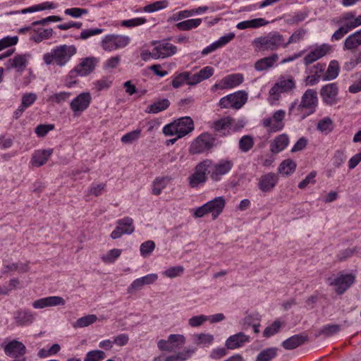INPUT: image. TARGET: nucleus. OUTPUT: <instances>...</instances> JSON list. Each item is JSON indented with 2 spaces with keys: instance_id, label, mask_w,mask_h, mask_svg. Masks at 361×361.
I'll return each instance as SVG.
<instances>
[{
  "instance_id": "5fc2aeb1",
  "label": "nucleus",
  "mask_w": 361,
  "mask_h": 361,
  "mask_svg": "<svg viewBox=\"0 0 361 361\" xmlns=\"http://www.w3.org/2000/svg\"><path fill=\"white\" fill-rule=\"evenodd\" d=\"M305 34V30L301 28L298 29L291 35L287 42H284V47H288V45L290 44L299 42L300 40L303 39Z\"/></svg>"
},
{
  "instance_id": "4d7b16f0",
  "label": "nucleus",
  "mask_w": 361,
  "mask_h": 361,
  "mask_svg": "<svg viewBox=\"0 0 361 361\" xmlns=\"http://www.w3.org/2000/svg\"><path fill=\"white\" fill-rule=\"evenodd\" d=\"M147 23V19L144 17L135 18L128 20H124L121 21V26L126 27H133L139 25H142Z\"/></svg>"
},
{
  "instance_id": "a878e982",
  "label": "nucleus",
  "mask_w": 361,
  "mask_h": 361,
  "mask_svg": "<svg viewBox=\"0 0 361 361\" xmlns=\"http://www.w3.org/2000/svg\"><path fill=\"white\" fill-rule=\"evenodd\" d=\"M53 153L52 149H39L33 153L30 164L35 167L43 166Z\"/></svg>"
},
{
  "instance_id": "b1692460",
  "label": "nucleus",
  "mask_w": 361,
  "mask_h": 361,
  "mask_svg": "<svg viewBox=\"0 0 361 361\" xmlns=\"http://www.w3.org/2000/svg\"><path fill=\"white\" fill-rule=\"evenodd\" d=\"M248 342H250V336L240 332L229 336L226 341L225 345L228 349L233 350L243 346Z\"/></svg>"
},
{
  "instance_id": "e2e57ef3",
  "label": "nucleus",
  "mask_w": 361,
  "mask_h": 361,
  "mask_svg": "<svg viewBox=\"0 0 361 361\" xmlns=\"http://www.w3.org/2000/svg\"><path fill=\"white\" fill-rule=\"evenodd\" d=\"M103 31V29L99 27L85 29L80 32L79 38L85 40L92 36L102 34Z\"/></svg>"
},
{
  "instance_id": "473e14b6",
  "label": "nucleus",
  "mask_w": 361,
  "mask_h": 361,
  "mask_svg": "<svg viewBox=\"0 0 361 361\" xmlns=\"http://www.w3.org/2000/svg\"><path fill=\"white\" fill-rule=\"evenodd\" d=\"M340 72V66L336 60H332L329 62L327 68L323 74L322 81H329L336 79Z\"/></svg>"
},
{
  "instance_id": "052dcab7",
  "label": "nucleus",
  "mask_w": 361,
  "mask_h": 361,
  "mask_svg": "<svg viewBox=\"0 0 361 361\" xmlns=\"http://www.w3.org/2000/svg\"><path fill=\"white\" fill-rule=\"evenodd\" d=\"M190 16H192V12H191V9L183 10V11H180L169 16L167 19V22L168 23L176 22V21H178L183 18H187Z\"/></svg>"
},
{
  "instance_id": "69168bd1",
  "label": "nucleus",
  "mask_w": 361,
  "mask_h": 361,
  "mask_svg": "<svg viewBox=\"0 0 361 361\" xmlns=\"http://www.w3.org/2000/svg\"><path fill=\"white\" fill-rule=\"evenodd\" d=\"M208 320V317L204 314L193 316L188 319V325L190 327H199L203 324L204 322Z\"/></svg>"
},
{
  "instance_id": "4be33fe9",
  "label": "nucleus",
  "mask_w": 361,
  "mask_h": 361,
  "mask_svg": "<svg viewBox=\"0 0 361 361\" xmlns=\"http://www.w3.org/2000/svg\"><path fill=\"white\" fill-rule=\"evenodd\" d=\"M279 178L274 173H268L262 176L258 182V188L264 192L271 191L278 183Z\"/></svg>"
},
{
  "instance_id": "864d4df0",
  "label": "nucleus",
  "mask_w": 361,
  "mask_h": 361,
  "mask_svg": "<svg viewBox=\"0 0 361 361\" xmlns=\"http://www.w3.org/2000/svg\"><path fill=\"white\" fill-rule=\"evenodd\" d=\"M189 72H183L176 75L171 82V85L174 88H178L185 83L188 84Z\"/></svg>"
},
{
  "instance_id": "49530a36",
  "label": "nucleus",
  "mask_w": 361,
  "mask_h": 361,
  "mask_svg": "<svg viewBox=\"0 0 361 361\" xmlns=\"http://www.w3.org/2000/svg\"><path fill=\"white\" fill-rule=\"evenodd\" d=\"M277 348H269L261 351L257 356L255 361H270L276 357Z\"/></svg>"
},
{
  "instance_id": "2eb2a0df",
  "label": "nucleus",
  "mask_w": 361,
  "mask_h": 361,
  "mask_svg": "<svg viewBox=\"0 0 361 361\" xmlns=\"http://www.w3.org/2000/svg\"><path fill=\"white\" fill-rule=\"evenodd\" d=\"M117 226L111 233L112 239H118L124 234H132L135 231L133 220L132 218L126 216L116 221Z\"/></svg>"
},
{
  "instance_id": "774afa93",
  "label": "nucleus",
  "mask_w": 361,
  "mask_h": 361,
  "mask_svg": "<svg viewBox=\"0 0 361 361\" xmlns=\"http://www.w3.org/2000/svg\"><path fill=\"white\" fill-rule=\"evenodd\" d=\"M18 38L17 36L14 37H5L0 39V51L6 49L10 46L16 45L18 43Z\"/></svg>"
},
{
  "instance_id": "8fccbe9b",
  "label": "nucleus",
  "mask_w": 361,
  "mask_h": 361,
  "mask_svg": "<svg viewBox=\"0 0 361 361\" xmlns=\"http://www.w3.org/2000/svg\"><path fill=\"white\" fill-rule=\"evenodd\" d=\"M281 325L282 324L279 320H275L271 325L265 328L263 331V336L266 338H269L275 335L279 331Z\"/></svg>"
},
{
  "instance_id": "de8ad7c7",
  "label": "nucleus",
  "mask_w": 361,
  "mask_h": 361,
  "mask_svg": "<svg viewBox=\"0 0 361 361\" xmlns=\"http://www.w3.org/2000/svg\"><path fill=\"white\" fill-rule=\"evenodd\" d=\"M341 331V325L339 324H326L323 326L319 331V335H324L326 337L331 336L336 334Z\"/></svg>"
},
{
  "instance_id": "c85d7f7f",
  "label": "nucleus",
  "mask_w": 361,
  "mask_h": 361,
  "mask_svg": "<svg viewBox=\"0 0 361 361\" xmlns=\"http://www.w3.org/2000/svg\"><path fill=\"white\" fill-rule=\"evenodd\" d=\"M232 121L233 119L229 116L223 117L215 121L213 123L212 128L221 135H226L230 132Z\"/></svg>"
},
{
  "instance_id": "393cba45",
  "label": "nucleus",
  "mask_w": 361,
  "mask_h": 361,
  "mask_svg": "<svg viewBox=\"0 0 361 361\" xmlns=\"http://www.w3.org/2000/svg\"><path fill=\"white\" fill-rule=\"evenodd\" d=\"M312 68L314 71L311 70L310 72L313 73L310 75H307L305 80L307 85L310 86H313L317 84L320 80H322L323 74L326 70V64L317 63L316 65L313 66Z\"/></svg>"
},
{
  "instance_id": "423d86ee",
  "label": "nucleus",
  "mask_w": 361,
  "mask_h": 361,
  "mask_svg": "<svg viewBox=\"0 0 361 361\" xmlns=\"http://www.w3.org/2000/svg\"><path fill=\"white\" fill-rule=\"evenodd\" d=\"M130 42V38L127 35L109 34L102 38L101 47L103 50L111 52L126 47Z\"/></svg>"
},
{
  "instance_id": "6e6d98bb",
  "label": "nucleus",
  "mask_w": 361,
  "mask_h": 361,
  "mask_svg": "<svg viewBox=\"0 0 361 361\" xmlns=\"http://www.w3.org/2000/svg\"><path fill=\"white\" fill-rule=\"evenodd\" d=\"M93 85L97 91H102L111 86L112 80L110 77H102L100 80L94 81Z\"/></svg>"
},
{
  "instance_id": "ea45409f",
  "label": "nucleus",
  "mask_w": 361,
  "mask_h": 361,
  "mask_svg": "<svg viewBox=\"0 0 361 361\" xmlns=\"http://www.w3.org/2000/svg\"><path fill=\"white\" fill-rule=\"evenodd\" d=\"M170 105V102L168 99H162L154 102L149 107L148 112L152 114H157L166 109Z\"/></svg>"
},
{
  "instance_id": "aec40b11",
  "label": "nucleus",
  "mask_w": 361,
  "mask_h": 361,
  "mask_svg": "<svg viewBox=\"0 0 361 361\" xmlns=\"http://www.w3.org/2000/svg\"><path fill=\"white\" fill-rule=\"evenodd\" d=\"M331 47L327 44H323L317 47L314 50L308 53L304 58V64L308 66L322 57L324 56L331 51Z\"/></svg>"
},
{
  "instance_id": "338daca9",
  "label": "nucleus",
  "mask_w": 361,
  "mask_h": 361,
  "mask_svg": "<svg viewBox=\"0 0 361 361\" xmlns=\"http://www.w3.org/2000/svg\"><path fill=\"white\" fill-rule=\"evenodd\" d=\"M121 63V56L117 55L110 57L103 65L104 70L116 68Z\"/></svg>"
},
{
  "instance_id": "c03bdc74",
  "label": "nucleus",
  "mask_w": 361,
  "mask_h": 361,
  "mask_svg": "<svg viewBox=\"0 0 361 361\" xmlns=\"http://www.w3.org/2000/svg\"><path fill=\"white\" fill-rule=\"evenodd\" d=\"M169 2L166 0L157 1L143 7L142 11L147 13H153L167 8Z\"/></svg>"
},
{
  "instance_id": "6ab92c4d",
  "label": "nucleus",
  "mask_w": 361,
  "mask_h": 361,
  "mask_svg": "<svg viewBox=\"0 0 361 361\" xmlns=\"http://www.w3.org/2000/svg\"><path fill=\"white\" fill-rule=\"evenodd\" d=\"M4 351L7 356L18 358L26 353V347L23 343L13 340L4 346Z\"/></svg>"
},
{
  "instance_id": "4c0bfd02",
  "label": "nucleus",
  "mask_w": 361,
  "mask_h": 361,
  "mask_svg": "<svg viewBox=\"0 0 361 361\" xmlns=\"http://www.w3.org/2000/svg\"><path fill=\"white\" fill-rule=\"evenodd\" d=\"M201 23H202L201 18L188 19V20L178 23L176 25V27L179 30L188 31V30H190L193 28L197 27L199 25H200Z\"/></svg>"
},
{
  "instance_id": "412c9836",
  "label": "nucleus",
  "mask_w": 361,
  "mask_h": 361,
  "mask_svg": "<svg viewBox=\"0 0 361 361\" xmlns=\"http://www.w3.org/2000/svg\"><path fill=\"white\" fill-rule=\"evenodd\" d=\"M65 303V300L60 296H48L34 301L32 307L35 309H42L48 307L64 305Z\"/></svg>"
},
{
  "instance_id": "cd10ccee",
  "label": "nucleus",
  "mask_w": 361,
  "mask_h": 361,
  "mask_svg": "<svg viewBox=\"0 0 361 361\" xmlns=\"http://www.w3.org/2000/svg\"><path fill=\"white\" fill-rule=\"evenodd\" d=\"M244 78L241 73H233L226 75L221 80L220 88L231 89L240 85L243 82Z\"/></svg>"
},
{
  "instance_id": "680f3d73",
  "label": "nucleus",
  "mask_w": 361,
  "mask_h": 361,
  "mask_svg": "<svg viewBox=\"0 0 361 361\" xmlns=\"http://www.w3.org/2000/svg\"><path fill=\"white\" fill-rule=\"evenodd\" d=\"M183 271L184 267L183 266H176L165 270L162 274L168 278L173 279L180 276Z\"/></svg>"
},
{
  "instance_id": "ddd939ff",
  "label": "nucleus",
  "mask_w": 361,
  "mask_h": 361,
  "mask_svg": "<svg viewBox=\"0 0 361 361\" xmlns=\"http://www.w3.org/2000/svg\"><path fill=\"white\" fill-rule=\"evenodd\" d=\"M286 116V111L280 109L273 114L272 117L265 118L262 120V125L265 128H269V132H278L284 127L283 120Z\"/></svg>"
},
{
  "instance_id": "2f4dec72",
  "label": "nucleus",
  "mask_w": 361,
  "mask_h": 361,
  "mask_svg": "<svg viewBox=\"0 0 361 361\" xmlns=\"http://www.w3.org/2000/svg\"><path fill=\"white\" fill-rule=\"evenodd\" d=\"M307 339L306 336L295 334L283 341L281 345L286 350H293L303 344Z\"/></svg>"
},
{
  "instance_id": "9d476101",
  "label": "nucleus",
  "mask_w": 361,
  "mask_h": 361,
  "mask_svg": "<svg viewBox=\"0 0 361 361\" xmlns=\"http://www.w3.org/2000/svg\"><path fill=\"white\" fill-rule=\"evenodd\" d=\"M295 87V82L292 77L282 75L269 90V94L274 99H279L281 93L290 92Z\"/></svg>"
},
{
  "instance_id": "9b49d317",
  "label": "nucleus",
  "mask_w": 361,
  "mask_h": 361,
  "mask_svg": "<svg viewBox=\"0 0 361 361\" xmlns=\"http://www.w3.org/2000/svg\"><path fill=\"white\" fill-rule=\"evenodd\" d=\"M233 166V161L228 159H221L216 163L212 161V166L209 168V174L213 181L221 180L222 176L228 174Z\"/></svg>"
},
{
  "instance_id": "37998d69",
  "label": "nucleus",
  "mask_w": 361,
  "mask_h": 361,
  "mask_svg": "<svg viewBox=\"0 0 361 361\" xmlns=\"http://www.w3.org/2000/svg\"><path fill=\"white\" fill-rule=\"evenodd\" d=\"M169 179L167 177H158L152 184V193L155 195L161 194L162 190L166 188Z\"/></svg>"
},
{
  "instance_id": "09e8293b",
  "label": "nucleus",
  "mask_w": 361,
  "mask_h": 361,
  "mask_svg": "<svg viewBox=\"0 0 361 361\" xmlns=\"http://www.w3.org/2000/svg\"><path fill=\"white\" fill-rule=\"evenodd\" d=\"M254 145V140L250 135H243L239 140V149L243 152H247Z\"/></svg>"
},
{
  "instance_id": "72a5a7b5",
  "label": "nucleus",
  "mask_w": 361,
  "mask_h": 361,
  "mask_svg": "<svg viewBox=\"0 0 361 361\" xmlns=\"http://www.w3.org/2000/svg\"><path fill=\"white\" fill-rule=\"evenodd\" d=\"M361 45V29L350 35L344 41V50H353Z\"/></svg>"
},
{
  "instance_id": "1a4fd4ad",
  "label": "nucleus",
  "mask_w": 361,
  "mask_h": 361,
  "mask_svg": "<svg viewBox=\"0 0 361 361\" xmlns=\"http://www.w3.org/2000/svg\"><path fill=\"white\" fill-rule=\"evenodd\" d=\"M215 137L209 133L200 135L191 144L190 152L192 154H201L209 151L215 145Z\"/></svg>"
},
{
  "instance_id": "a18cd8bd",
  "label": "nucleus",
  "mask_w": 361,
  "mask_h": 361,
  "mask_svg": "<svg viewBox=\"0 0 361 361\" xmlns=\"http://www.w3.org/2000/svg\"><path fill=\"white\" fill-rule=\"evenodd\" d=\"M168 338L170 345L173 348V351L180 348L185 343V338L182 334H171Z\"/></svg>"
},
{
  "instance_id": "7c9ffc66",
  "label": "nucleus",
  "mask_w": 361,
  "mask_h": 361,
  "mask_svg": "<svg viewBox=\"0 0 361 361\" xmlns=\"http://www.w3.org/2000/svg\"><path fill=\"white\" fill-rule=\"evenodd\" d=\"M289 138L288 136L285 134H281L278 135L271 143L270 150L274 154H277L283 151L288 145Z\"/></svg>"
},
{
  "instance_id": "0eeeda50",
  "label": "nucleus",
  "mask_w": 361,
  "mask_h": 361,
  "mask_svg": "<svg viewBox=\"0 0 361 361\" xmlns=\"http://www.w3.org/2000/svg\"><path fill=\"white\" fill-rule=\"evenodd\" d=\"M212 166V160L205 159L200 162L195 169V171L188 177L189 184L192 188H196L204 183L207 180V173Z\"/></svg>"
},
{
  "instance_id": "20e7f679",
  "label": "nucleus",
  "mask_w": 361,
  "mask_h": 361,
  "mask_svg": "<svg viewBox=\"0 0 361 361\" xmlns=\"http://www.w3.org/2000/svg\"><path fill=\"white\" fill-rule=\"evenodd\" d=\"M252 44L257 51H274L281 47H284V37L279 32L274 31L255 38Z\"/></svg>"
},
{
  "instance_id": "3c124183",
  "label": "nucleus",
  "mask_w": 361,
  "mask_h": 361,
  "mask_svg": "<svg viewBox=\"0 0 361 361\" xmlns=\"http://www.w3.org/2000/svg\"><path fill=\"white\" fill-rule=\"evenodd\" d=\"M106 357V353L100 350L89 351L84 359V361H102Z\"/></svg>"
},
{
  "instance_id": "f257e3e1",
  "label": "nucleus",
  "mask_w": 361,
  "mask_h": 361,
  "mask_svg": "<svg viewBox=\"0 0 361 361\" xmlns=\"http://www.w3.org/2000/svg\"><path fill=\"white\" fill-rule=\"evenodd\" d=\"M317 104V92L314 90L308 89L303 93L300 103L296 99L290 104L288 114L302 121L315 112Z\"/></svg>"
},
{
  "instance_id": "79ce46f5",
  "label": "nucleus",
  "mask_w": 361,
  "mask_h": 361,
  "mask_svg": "<svg viewBox=\"0 0 361 361\" xmlns=\"http://www.w3.org/2000/svg\"><path fill=\"white\" fill-rule=\"evenodd\" d=\"M317 129L322 133L329 134L334 129L332 120L329 117L324 118L317 123Z\"/></svg>"
},
{
  "instance_id": "f03ea898",
  "label": "nucleus",
  "mask_w": 361,
  "mask_h": 361,
  "mask_svg": "<svg viewBox=\"0 0 361 361\" xmlns=\"http://www.w3.org/2000/svg\"><path fill=\"white\" fill-rule=\"evenodd\" d=\"M76 53L77 48L75 45L61 44L45 53L43 55V61L47 66L54 64L59 67H63Z\"/></svg>"
},
{
  "instance_id": "e433bc0d",
  "label": "nucleus",
  "mask_w": 361,
  "mask_h": 361,
  "mask_svg": "<svg viewBox=\"0 0 361 361\" xmlns=\"http://www.w3.org/2000/svg\"><path fill=\"white\" fill-rule=\"evenodd\" d=\"M296 169V164L291 159H286L283 161L278 169L279 173L283 176H289L292 174Z\"/></svg>"
},
{
  "instance_id": "f8f14e48",
  "label": "nucleus",
  "mask_w": 361,
  "mask_h": 361,
  "mask_svg": "<svg viewBox=\"0 0 361 361\" xmlns=\"http://www.w3.org/2000/svg\"><path fill=\"white\" fill-rule=\"evenodd\" d=\"M92 97L90 92H83L75 97L70 103V108L74 116H80L90 106Z\"/></svg>"
},
{
  "instance_id": "a19ab883",
  "label": "nucleus",
  "mask_w": 361,
  "mask_h": 361,
  "mask_svg": "<svg viewBox=\"0 0 361 361\" xmlns=\"http://www.w3.org/2000/svg\"><path fill=\"white\" fill-rule=\"evenodd\" d=\"M56 8V6L54 3L46 1L39 4L34 5L29 8H24L21 11L22 13H33L40 11H44L46 9H54Z\"/></svg>"
},
{
  "instance_id": "a211bd4d",
  "label": "nucleus",
  "mask_w": 361,
  "mask_h": 361,
  "mask_svg": "<svg viewBox=\"0 0 361 361\" xmlns=\"http://www.w3.org/2000/svg\"><path fill=\"white\" fill-rule=\"evenodd\" d=\"M30 56V54H18L15 56L5 63L6 69L11 70L14 68L18 73H22L27 67Z\"/></svg>"
},
{
  "instance_id": "0e129e2a",
  "label": "nucleus",
  "mask_w": 361,
  "mask_h": 361,
  "mask_svg": "<svg viewBox=\"0 0 361 361\" xmlns=\"http://www.w3.org/2000/svg\"><path fill=\"white\" fill-rule=\"evenodd\" d=\"M37 96L35 93H26L22 97V102L20 106L24 109H27L30 106L37 100Z\"/></svg>"
},
{
  "instance_id": "f3484780",
  "label": "nucleus",
  "mask_w": 361,
  "mask_h": 361,
  "mask_svg": "<svg viewBox=\"0 0 361 361\" xmlns=\"http://www.w3.org/2000/svg\"><path fill=\"white\" fill-rule=\"evenodd\" d=\"M355 282V276L351 274H343L330 282L335 286V290L338 294H343Z\"/></svg>"
},
{
  "instance_id": "bf43d9fd",
  "label": "nucleus",
  "mask_w": 361,
  "mask_h": 361,
  "mask_svg": "<svg viewBox=\"0 0 361 361\" xmlns=\"http://www.w3.org/2000/svg\"><path fill=\"white\" fill-rule=\"evenodd\" d=\"M89 13V11L86 8H81L78 7H73L70 8H66L64 11V13L67 16H70L74 18H79L82 15H86Z\"/></svg>"
},
{
  "instance_id": "39448f33",
  "label": "nucleus",
  "mask_w": 361,
  "mask_h": 361,
  "mask_svg": "<svg viewBox=\"0 0 361 361\" xmlns=\"http://www.w3.org/2000/svg\"><path fill=\"white\" fill-rule=\"evenodd\" d=\"M194 130V123L189 116L182 117L173 123L166 125L163 128V133L166 135H176L180 138Z\"/></svg>"
},
{
  "instance_id": "603ef678",
  "label": "nucleus",
  "mask_w": 361,
  "mask_h": 361,
  "mask_svg": "<svg viewBox=\"0 0 361 361\" xmlns=\"http://www.w3.org/2000/svg\"><path fill=\"white\" fill-rule=\"evenodd\" d=\"M141 135V130L136 129L122 136L121 141L124 144H131L139 139Z\"/></svg>"
},
{
  "instance_id": "bb28decb",
  "label": "nucleus",
  "mask_w": 361,
  "mask_h": 361,
  "mask_svg": "<svg viewBox=\"0 0 361 361\" xmlns=\"http://www.w3.org/2000/svg\"><path fill=\"white\" fill-rule=\"evenodd\" d=\"M35 319V314L28 310H19L14 316L16 323L18 326H27L32 324Z\"/></svg>"
},
{
  "instance_id": "5701e85b",
  "label": "nucleus",
  "mask_w": 361,
  "mask_h": 361,
  "mask_svg": "<svg viewBox=\"0 0 361 361\" xmlns=\"http://www.w3.org/2000/svg\"><path fill=\"white\" fill-rule=\"evenodd\" d=\"M226 200L223 196H219L207 202V207L213 219H216L223 212Z\"/></svg>"
},
{
  "instance_id": "13d9d810",
  "label": "nucleus",
  "mask_w": 361,
  "mask_h": 361,
  "mask_svg": "<svg viewBox=\"0 0 361 361\" xmlns=\"http://www.w3.org/2000/svg\"><path fill=\"white\" fill-rule=\"evenodd\" d=\"M155 248V243L152 240H147L142 243L140 247V255L143 257L149 255Z\"/></svg>"
},
{
  "instance_id": "58836bf2",
  "label": "nucleus",
  "mask_w": 361,
  "mask_h": 361,
  "mask_svg": "<svg viewBox=\"0 0 361 361\" xmlns=\"http://www.w3.org/2000/svg\"><path fill=\"white\" fill-rule=\"evenodd\" d=\"M97 319V317L95 314H87L78 319L73 326L75 329L86 327L94 324Z\"/></svg>"
},
{
  "instance_id": "f704fd0d",
  "label": "nucleus",
  "mask_w": 361,
  "mask_h": 361,
  "mask_svg": "<svg viewBox=\"0 0 361 361\" xmlns=\"http://www.w3.org/2000/svg\"><path fill=\"white\" fill-rule=\"evenodd\" d=\"M268 23L269 22L266 20L264 18H259L240 22L236 25V27L238 30H245L247 28H257L259 27L264 26Z\"/></svg>"
},
{
  "instance_id": "c756f323",
  "label": "nucleus",
  "mask_w": 361,
  "mask_h": 361,
  "mask_svg": "<svg viewBox=\"0 0 361 361\" xmlns=\"http://www.w3.org/2000/svg\"><path fill=\"white\" fill-rule=\"evenodd\" d=\"M278 59L279 55L277 54H273L269 56H267L257 61L255 63V68L257 71H266L273 67Z\"/></svg>"
},
{
  "instance_id": "4468645a",
  "label": "nucleus",
  "mask_w": 361,
  "mask_h": 361,
  "mask_svg": "<svg viewBox=\"0 0 361 361\" xmlns=\"http://www.w3.org/2000/svg\"><path fill=\"white\" fill-rule=\"evenodd\" d=\"M153 48V59H165L174 55L177 51V47L166 41L154 42Z\"/></svg>"
},
{
  "instance_id": "7ed1b4c3",
  "label": "nucleus",
  "mask_w": 361,
  "mask_h": 361,
  "mask_svg": "<svg viewBox=\"0 0 361 361\" xmlns=\"http://www.w3.org/2000/svg\"><path fill=\"white\" fill-rule=\"evenodd\" d=\"M99 59L95 56H88L80 60L79 63L75 66L68 74L67 77L71 80L67 82L66 86L73 87L77 83L75 80L77 77H86L94 72Z\"/></svg>"
},
{
  "instance_id": "6e6552de",
  "label": "nucleus",
  "mask_w": 361,
  "mask_h": 361,
  "mask_svg": "<svg viewBox=\"0 0 361 361\" xmlns=\"http://www.w3.org/2000/svg\"><path fill=\"white\" fill-rule=\"evenodd\" d=\"M247 93L245 91L239 90L222 97L219 105L221 108L239 109L247 102Z\"/></svg>"
},
{
  "instance_id": "dca6fc26",
  "label": "nucleus",
  "mask_w": 361,
  "mask_h": 361,
  "mask_svg": "<svg viewBox=\"0 0 361 361\" xmlns=\"http://www.w3.org/2000/svg\"><path fill=\"white\" fill-rule=\"evenodd\" d=\"M338 87L336 83H329L324 85L320 90L323 102L328 105H334L337 103Z\"/></svg>"
},
{
  "instance_id": "c9c22d12",
  "label": "nucleus",
  "mask_w": 361,
  "mask_h": 361,
  "mask_svg": "<svg viewBox=\"0 0 361 361\" xmlns=\"http://www.w3.org/2000/svg\"><path fill=\"white\" fill-rule=\"evenodd\" d=\"M33 31L35 34L30 37V39L36 43H39L43 40L50 39L54 34V30L51 28L35 29Z\"/></svg>"
}]
</instances>
